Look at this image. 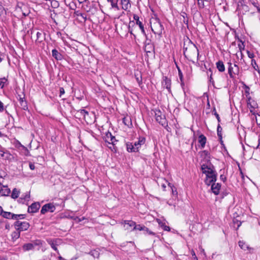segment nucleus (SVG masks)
<instances>
[{
    "instance_id": "obj_1",
    "label": "nucleus",
    "mask_w": 260,
    "mask_h": 260,
    "mask_svg": "<svg viewBox=\"0 0 260 260\" xmlns=\"http://www.w3.org/2000/svg\"><path fill=\"white\" fill-rule=\"evenodd\" d=\"M183 54L188 60L195 63L194 59H200L201 56L199 55V50L196 45L190 40L187 39L184 42Z\"/></svg>"
},
{
    "instance_id": "obj_2",
    "label": "nucleus",
    "mask_w": 260,
    "mask_h": 260,
    "mask_svg": "<svg viewBox=\"0 0 260 260\" xmlns=\"http://www.w3.org/2000/svg\"><path fill=\"white\" fill-rule=\"evenodd\" d=\"M201 170L202 173L206 175L205 183L207 185L209 186L216 181L217 174L211 163L202 165Z\"/></svg>"
},
{
    "instance_id": "obj_3",
    "label": "nucleus",
    "mask_w": 260,
    "mask_h": 260,
    "mask_svg": "<svg viewBox=\"0 0 260 260\" xmlns=\"http://www.w3.org/2000/svg\"><path fill=\"white\" fill-rule=\"evenodd\" d=\"M146 139L144 137H139V140L134 144L130 142L126 143V148L128 152H137L142 145L145 143Z\"/></svg>"
},
{
    "instance_id": "obj_4",
    "label": "nucleus",
    "mask_w": 260,
    "mask_h": 260,
    "mask_svg": "<svg viewBox=\"0 0 260 260\" xmlns=\"http://www.w3.org/2000/svg\"><path fill=\"white\" fill-rule=\"evenodd\" d=\"M152 31L155 34L161 35L164 29V27L159 19L154 20L152 24L151 25Z\"/></svg>"
},
{
    "instance_id": "obj_5",
    "label": "nucleus",
    "mask_w": 260,
    "mask_h": 260,
    "mask_svg": "<svg viewBox=\"0 0 260 260\" xmlns=\"http://www.w3.org/2000/svg\"><path fill=\"white\" fill-rule=\"evenodd\" d=\"M228 73L231 78L234 79L239 74V68L236 64L228 62Z\"/></svg>"
},
{
    "instance_id": "obj_6",
    "label": "nucleus",
    "mask_w": 260,
    "mask_h": 260,
    "mask_svg": "<svg viewBox=\"0 0 260 260\" xmlns=\"http://www.w3.org/2000/svg\"><path fill=\"white\" fill-rule=\"evenodd\" d=\"M14 226L16 230L18 231L20 233L21 232L27 230L30 226V224L26 221L17 220L14 222Z\"/></svg>"
},
{
    "instance_id": "obj_7",
    "label": "nucleus",
    "mask_w": 260,
    "mask_h": 260,
    "mask_svg": "<svg viewBox=\"0 0 260 260\" xmlns=\"http://www.w3.org/2000/svg\"><path fill=\"white\" fill-rule=\"evenodd\" d=\"M47 243L51 246V248L57 251L59 254V251L57 248V246L60 245L62 243L61 240L59 238L56 239H47L46 240Z\"/></svg>"
},
{
    "instance_id": "obj_8",
    "label": "nucleus",
    "mask_w": 260,
    "mask_h": 260,
    "mask_svg": "<svg viewBox=\"0 0 260 260\" xmlns=\"http://www.w3.org/2000/svg\"><path fill=\"white\" fill-rule=\"evenodd\" d=\"M156 120L161 125L164 126L167 124L165 116L162 114L161 112L158 110L155 112Z\"/></svg>"
},
{
    "instance_id": "obj_9",
    "label": "nucleus",
    "mask_w": 260,
    "mask_h": 260,
    "mask_svg": "<svg viewBox=\"0 0 260 260\" xmlns=\"http://www.w3.org/2000/svg\"><path fill=\"white\" fill-rule=\"evenodd\" d=\"M56 208L53 203H48L44 205L41 210V214H44L47 212H53Z\"/></svg>"
},
{
    "instance_id": "obj_10",
    "label": "nucleus",
    "mask_w": 260,
    "mask_h": 260,
    "mask_svg": "<svg viewBox=\"0 0 260 260\" xmlns=\"http://www.w3.org/2000/svg\"><path fill=\"white\" fill-rule=\"evenodd\" d=\"M145 51L146 53H151L154 52V45L151 43L150 40H147L146 41L145 48Z\"/></svg>"
},
{
    "instance_id": "obj_11",
    "label": "nucleus",
    "mask_w": 260,
    "mask_h": 260,
    "mask_svg": "<svg viewBox=\"0 0 260 260\" xmlns=\"http://www.w3.org/2000/svg\"><path fill=\"white\" fill-rule=\"evenodd\" d=\"M40 207V205L39 203H34L28 207L27 211L28 213H36L39 210Z\"/></svg>"
},
{
    "instance_id": "obj_12",
    "label": "nucleus",
    "mask_w": 260,
    "mask_h": 260,
    "mask_svg": "<svg viewBox=\"0 0 260 260\" xmlns=\"http://www.w3.org/2000/svg\"><path fill=\"white\" fill-rule=\"evenodd\" d=\"M136 222L132 220H124L122 222V224H124V226L125 227V229L127 230H131V228H135L136 225Z\"/></svg>"
},
{
    "instance_id": "obj_13",
    "label": "nucleus",
    "mask_w": 260,
    "mask_h": 260,
    "mask_svg": "<svg viewBox=\"0 0 260 260\" xmlns=\"http://www.w3.org/2000/svg\"><path fill=\"white\" fill-rule=\"evenodd\" d=\"M211 185L212 192L216 195L218 194L221 188L220 184L219 183H215V182H213Z\"/></svg>"
},
{
    "instance_id": "obj_14",
    "label": "nucleus",
    "mask_w": 260,
    "mask_h": 260,
    "mask_svg": "<svg viewBox=\"0 0 260 260\" xmlns=\"http://www.w3.org/2000/svg\"><path fill=\"white\" fill-rule=\"evenodd\" d=\"M134 19L136 21V24L139 25L140 28L141 30V31L143 35H146V33L144 30V26L142 24V22L140 21L139 20V17L136 15L134 14L133 16Z\"/></svg>"
},
{
    "instance_id": "obj_15",
    "label": "nucleus",
    "mask_w": 260,
    "mask_h": 260,
    "mask_svg": "<svg viewBox=\"0 0 260 260\" xmlns=\"http://www.w3.org/2000/svg\"><path fill=\"white\" fill-rule=\"evenodd\" d=\"M162 84L164 87H166L168 91L171 92V80L168 78L167 77H165L162 82Z\"/></svg>"
},
{
    "instance_id": "obj_16",
    "label": "nucleus",
    "mask_w": 260,
    "mask_h": 260,
    "mask_svg": "<svg viewBox=\"0 0 260 260\" xmlns=\"http://www.w3.org/2000/svg\"><path fill=\"white\" fill-rule=\"evenodd\" d=\"M36 42L38 43H41L45 40V34L43 31H37L36 32Z\"/></svg>"
},
{
    "instance_id": "obj_17",
    "label": "nucleus",
    "mask_w": 260,
    "mask_h": 260,
    "mask_svg": "<svg viewBox=\"0 0 260 260\" xmlns=\"http://www.w3.org/2000/svg\"><path fill=\"white\" fill-rule=\"evenodd\" d=\"M11 190L7 186L3 185L0 188V194L3 196H7L10 193Z\"/></svg>"
},
{
    "instance_id": "obj_18",
    "label": "nucleus",
    "mask_w": 260,
    "mask_h": 260,
    "mask_svg": "<svg viewBox=\"0 0 260 260\" xmlns=\"http://www.w3.org/2000/svg\"><path fill=\"white\" fill-rule=\"evenodd\" d=\"M18 100L21 109L24 110H26L28 109V106L27 105V102L24 99V96H20Z\"/></svg>"
},
{
    "instance_id": "obj_19",
    "label": "nucleus",
    "mask_w": 260,
    "mask_h": 260,
    "mask_svg": "<svg viewBox=\"0 0 260 260\" xmlns=\"http://www.w3.org/2000/svg\"><path fill=\"white\" fill-rule=\"evenodd\" d=\"M52 56L57 60H60L62 59V54L59 53L56 49H53L52 51Z\"/></svg>"
},
{
    "instance_id": "obj_20",
    "label": "nucleus",
    "mask_w": 260,
    "mask_h": 260,
    "mask_svg": "<svg viewBox=\"0 0 260 260\" xmlns=\"http://www.w3.org/2000/svg\"><path fill=\"white\" fill-rule=\"evenodd\" d=\"M206 141V137L204 135L201 134L199 136V143L201 145V148H204L205 147Z\"/></svg>"
},
{
    "instance_id": "obj_21",
    "label": "nucleus",
    "mask_w": 260,
    "mask_h": 260,
    "mask_svg": "<svg viewBox=\"0 0 260 260\" xmlns=\"http://www.w3.org/2000/svg\"><path fill=\"white\" fill-rule=\"evenodd\" d=\"M121 4L122 9L125 11L127 10L131 6L129 0H121Z\"/></svg>"
},
{
    "instance_id": "obj_22",
    "label": "nucleus",
    "mask_w": 260,
    "mask_h": 260,
    "mask_svg": "<svg viewBox=\"0 0 260 260\" xmlns=\"http://www.w3.org/2000/svg\"><path fill=\"white\" fill-rule=\"evenodd\" d=\"M119 0H107V2L110 3L111 9H115L116 10H119V7L118 6V2Z\"/></svg>"
},
{
    "instance_id": "obj_23",
    "label": "nucleus",
    "mask_w": 260,
    "mask_h": 260,
    "mask_svg": "<svg viewBox=\"0 0 260 260\" xmlns=\"http://www.w3.org/2000/svg\"><path fill=\"white\" fill-rule=\"evenodd\" d=\"M18 143L19 145V147L20 148L21 152L25 156L30 155L29 151L28 149L24 146L22 145L19 142H18Z\"/></svg>"
},
{
    "instance_id": "obj_24",
    "label": "nucleus",
    "mask_w": 260,
    "mask_h": 260,
    "mask_svg": "<svg viewBox=\"0 0 260 260\" xmlns=\"http://www.w3.org/2000/svg\"><path fill=\"white\" fill-rule=\"evenodd\" d=\"M216 68L219 72H223L224 71L225 67L223 61L219 60L216 62Z\"/></svg>"
},
{
    "instance_id": "obj_25",
    "label": "nucleus",
    "mask_w": 260,
    "mask_h": 260,
    "mask_svg": "<svg viewBox=\"0 0 260 260\" xmlns=\"http://www.w3.org/2000/svg\"><path fill=\"white\" fill-rule=\"evenodd\" d=\"M34 248V244L32 243L24 244L22 246L23 250L24 251L30 250Z\"/></svg>"
},
{
    "instance_id": "obj_26",
    "label": "nucleus",
    "mask_w": 260,
    "mask_h": 260,
    "mask_svg": "<svg viewBox=\"0 0 260 260\" xmlns=\"http://www.w3.org/2000/svg\"><path fill=\"white\" fill-rule=\"evenodd\" d=\"M248 11L249 8L245 5H241V7L239 8V11L240 13L243 15L245 14V13Z\"/></svg>"
},
{
    "instance_id": "obj_27",
    "label": "nucleus",
    "mask_w": 260,
    "mask_h": 260,
    "mask_svg": "<svg viewBox=\"0 0 260 260\" xmlns=\"http://www.w3.org/2000/svg\"><path fill=\"white\" fill-rule=\"evenodd\" d=\"M20 236V233L16 230V231L13 232L11 234L12 240L13 242L15 241L17 239H18Z\"/></svg>"
},
{
    "instance_id": "obj_28",
    "label": "nucleus",
    "mask_w": 260,
    "mask_h": 260,
    "mask_svg": "<svg viewBox=\"0 0 260 260\" xmlns=\"http://www.w3.org/2000/svg\"><path fill=\"white\" fill-rule=\"evenodd\" d=\"M238 244L240 247L244 250H248L250 248L249 246L243 241H239Z\"/></svg>"
},
{
    "instance_id": "obj_29",
    "label": "nucleus",
    "mask_w": 260,
    "mask_h": 260,
    "mask_svg": "<svg viewBox=\"0 0 260 260\" xmlns=\"http://www.w3.org/2000/svg\"><path fill=\"white\" fill-rule=\"evenodd\" d=\"M10 154L7 152H5L3 149H0V157L7 159H9Z\"/></svg>"
},
{
    "instance_id": "obj_30",
    "label": "nucleus",
    "mask_w": 260,
    "mask_h": 260,
    "mask_svg": "<svg viewBox=\"0 0 260 260\" xmlns=\"http://www.w3.org/2000/svg\"><path fill=\"white\" fill-rule=\"evenodd\" d=\"M14 214L10 212L5 211L3 214V217L7 219H14Z\"/></svg>"
},
{
    "instance_id": "obj_31",
    "label": "nucleus",
    "mask_w": 260,
    "mask_h": 260,
    "mask_svg": "<svg viewBox=\"0 0 260 260\" xmlns=\"http://www.w3.org/2000/svg\"><path fill=\"white\" fill-rule=\"evenodd\" d=\"M20 191L16 188H14L11 194L12 198L15 199L19 197Z\"/></svg>"
},
{
    "instance_id": "obj_32",
    "label": "nucleus",
    "mask_w": 260,
    "mask_h": 260,
    "mask_svg": "<svg viewBox=\"0 0 260 260\" xmlns=\"http://www.w3.org/2000/svg\"><path fill=\"white\" fill-rule=\"evenodd\" d=\"M75 14L77 16L81 17L83 19L84 22H85L87 20V17H86V15L85 14L80 13L79 11H76L75 12Z\"/></svg>"
},
{
    "instance_id": "obj_33",
    "label": "nucleus",
    "mask_w": 260,
    "mask_h": 260,
    "mask_svg": "<svg viewBox=\"0 0 260 260\" xmlns=\"http://www.w3.org/2000/svg\"><path fill=\"white\" fill-rule=\"evenodd\" d=\"M251 66H252L253 68L256 71H257L258 73H259V69H258V65L257 64L256 62V61L252 59L251 60Z\"/></svg>"
},
{
    "instance_id": "obj_34",
    "label": "nucleus",
    "mask_w": 260,
    "mask_h": 260,
    "mask_svg": "<svg viewBox=\"0 0 260 260\" xmlns=\"http://www.w3.org/2000/svg\"><path fill=\"white\" fill-rule=\"evenodd\" d=\"M221 132H222V128L220 126V124H218V125L217 126V136H218V137L219 139H222V133H221Z\"/></svg>"
},
{
    "instance_id": "obj_35",
    "label": "nucleus",
    "mask_w": 260,
    "mask_h": 260,
    "mask_svg": "<svg viewBox=\"0 0 260 260\" xmlns=\"http://www.w3.org/2000/svg\"><path fill=\"white\" fill-rule=\"evenodd\" d=\"M144 227H145L144 225L142 226L140 224H136L135 228L132 229L131 231H134V230L143 231Z\"/></svg>"
},
{
    "instance_id": "obj_36",
    "label": "nucleus",
    "mask_w": 260,
    "mask_h": 260,
    "mask_svg": "<svg viewBox=\"0 0 260 260\" xmlns=\"http://www.w3.org/2000/svg\"><path fill=\"white\" fill-rule=\"evenodd\" d=\"M25 218V214H15L14 216V219L19 220V219H24Z\"/></svg>"
},
{
    "instance_id": "obj_37",
    "label": "nucleus",
    "mask_w": 260,
    "mask_h": 260,
    "mask_svg": "<svg viewBox=\"0 0 260 260\" xmlns=\"http://www.w3.org/2000/svg\"><path fill=\"white\" fill-rule=\"evenodd\" d=\"M143 231H144V233L145 234H148V235H153V236H154L155 235V233L150 231L147 227L145 226L144 227V229L143 230Z\"/></svg>"
},
{
    "instance_id": "obj_38",
    "label": "nucleus",
    "mask_w": 260,
    "mask_h": 260,
    "mask_svg": "<svg viewBox=\"0 0 260 260\" xmlns=\"http://www.w3.org/2000/svg\"><path fill=\"white\" fill-rule=\"evenodd\" d=\"M107 138L108 139L110 138L111 143L113 144L116 140L114 136H112L111 133H109L106 135Z\"/></svg>"
},
{
    "instance_id": "obj_39",
    "label": "nucleus",
    "mask_w": 260,
    "mask_h": 260,
    "mask_svg": "<svg viewBox=\"0 0 260 260\" xmlns=\"http://www.w3.org/2000/svg\"><path fill=\"white\" fill-rule=\"evenodd\" d=\"M32 244H34V247L35 246H39L42 245L43 244V241L41 240H36L32 241Z\"/></svg>"
},
{
    "instance_id": "obj_40",
    "label": "nucleus",
    "mask_w": 260,
    "mask_h": 260,
    "mask_svg": "<svg viewBox=\"0 0 260 260\" xmlns=\"http://www.w3.org/2000/svg\"><path fill=\"white\" fill-rule=\"evenodd\" d=\"M78 112H79L81 114V115L83 116L84 118L85 119L86 118V116L89 115L88 112L87 111H86V110H85L84 109H81V110H79Z\"/></svg>"
},
{
    "instance_id": "obj_41",
    "label": "nucleus",
    "mask_w": 260,
    "mask_h": 260,
    "mask_svg": "<svg viewBox=\"0 0 260 260\" xmlns=\"http://www.w3.org/2000/svg\"><path fill=\"white\" fill-rule=\"evenodd\" d=\"M30 196L28 194H26L24 197H21L19 199V201L20 202L23 203V200H28Z\"/></svg>"
},
{
    "instance_id": "obj_42",
    "label": "nucleus",
    "mask_w": 260,
    "mask_h": 260,
    "mask_svg": "<svg viewBox=\"0 0 260 260\" xmlns=\"http://www.w3.org/2000/svg\"><path fill=\"white\" fill-rule=\"evenodd\" d=\"M238 47L240 50V52H242V50H244L245 49V45L244 44V43L241 41V43L238 44Z\"/></svg>"
},
{
    "instance_id": "obj_43",
    "label": "nucleus",
    "mask_w": 260,
    "mask_h": 260,
    "mask_svg": "<svg viewBox=\"0 0 260 260\" xmlns=\"http://www.w3.org/2000/svg\"><path fill=\"white\" fill-rule=\"evenodd\" d=\"M209 153L207 150H203L201 152V156L205 157H209Z\"/></svg>"
},
{
    "instance_id": "obj_44",
    "label": "nucleus",
    "mask_w": 260,
    "mask_h": 260,
    "mask_svg": "<svg viewBox=\"0 0 260 260\" xmlns=\"http://www.w3.org/2000/svg\"><path fill=\"white\" fill-rule=\"evenodd\" d=\"M198 1V4L199 5V7L200 8H204V0H197Z\"/></svg>"
},
{
    "instance_id": "obj_45",
    "label": "nucleus",
    "mask_w": 260,
    "mask_h": 260,
    "mask_svg": "<svg viewBox=\"0 0 260 260\" xmlns=\"http://www.w3.org/2000/svg\"><path fill=\"white\" fill-rule=\"evenodd\" d=\"M4 81H6V79L2 78L0 80V88H3L5 85V82Z\"/></svg>"
},
{
    "instance_id": "obj_46",
    "label": "nucleus",
    "mask_w": 260,
    "mask_h": 260,
    "mask_svg": "<svg viewBox=\"0 0 260 260\" xmlns=\"http://www.w3.org/2000/svg\"><path fill=\"white\" fill-rule=\"evenodd\" d=\"M161 226L162 228V229L165 231H170V227L167 226V225H165L164 223H162V224H161Z\"/></svg>"
},
{
    "instance_id": "obj_47",
    "label": "nucleus",
    "mask_w": 260,
    "mask_h": 260,
    "mask_svg": "<svg viewBox=\"0 0 260 260\" xmlns=\"http://www.w3.org/2000/svg\"><path fill=\"white\" fill-rule=\"evenodd\" d=\"M247 55H248V56L250 58H251L252 59L253 58V57H254V54L252 53V52H250L249 51L247 50Z\"/></svg>"
},
{
    "instance_id": "obj_48",
    "label": "nucleus",
    "mask_w": 260,
    "mask_h": 260,
    "mask_svg": "<svg viewBox=\"0 0 260 260\" xmlns=\"http://www.w3.org/2000/svg\"><path fill=\"white\" fill-rule=\"evenodd\" d=\"M166 183L168 184V185L172 188V193L173 194H174L175 193L176 194H177V190L176 189H175L174 190V189L173 188V186L172 185H171V183H168L167 181H166Z\"/></svg>"
},
{
    "instance_id": "obj_49",
    "label": "nucleus",
    "mask_w": 260,
    "mask_h": 260,
    "mask_svg": "<svg viewBox=\"0 0 260 260\" xmlns=\"http://www.w3.org/2000/svg\"><path fill=\"white\" fill-rule=\"evenodd\" d=\"M191 254L193 257V259L194 260H198L197 256L196 255L195 252L193 250H191Z\"/></svg>"
},
{
    "instance_id": "obj_50",
    "label": "nucleus",
    "mask_w": 260,
    "mask_h": 260,
    "mask_svg": "<svg viewBox=\"0 0 260 260\" xmlns=\"http://www.w3.org/2000/svg\"><path fill=\"white\" fill-rule=\"evenodd\" d=\"M65 91H64V89L63 87H60L59 88V93H60V95L59 96H61V95L62 94H63L64 93Z\"/></svg>"
},
{
    "instance_id": "obj_51",
    "label": "nucleus",
    "mask_w": 260,
    "mask_h": 260,
    "mask_svg": "<svg viewBox=\"0 0 260 260\" xmlns=\"http://www.w3.org/2000/svg\"><path fill=\"white\" fill-rule=\"evenodd\" d=\"M4 110V104L0 101V112H3Z\"/></svg>"
},
{
    "instance_id": "obj_52",
    "label": "nucleus",
    "mask_w": 260,
    "mask_h": 260,
    "mask_svg": "<svg viewBox=\"0 0 260 260\" xmlns=\"http://www.w3.org/2000/svg\"><path fill=\"white\" fill-rule=\"evenodd\" d=\"M29 168L31 170H35V165L30 162L29 164Z\"/></svg>"
},
{
    "instance_id": "obj_53",
    "label": "nucleus",
    "mask_w": 260,
    "mask_h": 260,
    "mask_svg": "<svg viewBox=\"0 0 260 260\" xmlns=\"http://www.w3.org/2000/svg\"><path fill=\"white\" fill-rule=\"evenodd\" d=\"M220 179L222 181H223V182H224V181L226 180V177H225L224 175H221L220 176Z\"/></svg>"
},
{
    "instance_id": "obj_54",
    "label": "nucleus",
    "mask_w": 260,
    "mask_h": 260,
    "mask_svg": "<svg viewBox=\"0 0 260 260\" xmlns=\"http://www.w3.org/2000/svg\"><path fill=\"white\" fill-rule=\"evenodd\" d=\"M214 115H215V116H216V117L218 122H220V119L219 115L216 112H215Z\"/></svg>"
},
{
    "instance_id": "obj_55",
    "label": "nucleus",
    "mask_w": 260,
    "mask_h": 260,
    "mask_svg": "<svg viewBox=\"0 0 260 260\" xmlns=\"http://www.w3.org/2000/svg\"><path fill=\"white\" fill-rule=\"evenodd\" d=\"M4 59V55L0 53V63Z\"/></svg>"
},
{
    "instance_id": "obj_56",
    "label": "nucleus",
    "mask_w": 260,
    "mask_h": 260,
    "mask_svg": "<svg viewBox=\"0 0 260 260\" xmlns=\"http://www.w3.org/2000/svg\"><path fill=\"white\" fill-rule=\"evenodd\" d=\"M85 219L84 217H82V218H80L78 217H76V218L75 219V220H77L78 222H80L81 221H82L83 220H84Z\"/></svg>"
},
{
    "instance_id": "obj_57",
    "label": "nucleus",
    "mask_w": 260,
    "mask_h": 260,
    "mask_svg": "<svg viewBox=\"0 0 260 260\" xmlns=\"http://www.w3.org/2000/svg\"><path fill=\"white\" fill-rule=\"evenodd\" d=\"M73 5H74V3H69L68 6H69L71 9L74 10V8H73Z\"/></svg>"
},
{
    "instance_id": "obj_58",
    "label": "nucleus",
    "mask_w": 260,
    "mask_h": 260,
    "mask_svg": "<svg viewBox=\"0 0 260 260\" xmlns=\"http://www.w3.org/2000/svg\"><path fill=\"white\" fill-rule=\"evenodd\" d=\"M5 211H3V208L0 206V215H2Z\"/></svg>"
},
{
    "instance_id": "obj_59",
    "label": "nucleus",
    "mask_w": 260,
    "mask_h": 260,
    "mask_svg": "<svg viewBox=\"0 0 260 260\" xmlns=\"http://www.w3.org/2000/svg\"><path fill=\"white\" fill-rule=\"evenodd\" d=\"M179 77H180V79L181 80H182V77H183V75H182V73L181 72L180 70H179Z\"/></svg>"
},
{
    "instance_id": "obj_60",
    "label": "nucleus",
    "mask_w": 260,
    "mask_h": 260,
    "mask_svg": "<svg viewBox=\"0 0 260 260\" xmlns=\"http://www.w3.org/2000/svg\"><path fill=\"white\" fill-rule=\"evenodd\" d=\"M253 5H254L255 7H256V9H257V12L260 13V7H258V6H257L256 5H255L254 4H253Z\"/></svg>"
},
{
    "instance_id": "obj_61",
    "label": "nucleus",
    "mask_w": 260,
    "mask_h": 260,
    "mask_svg": "<svg viewBox=\"0 0 260 260\" xmlns=\"http://www.w3.org/2000/svg\"><path fill=\"white\" fill-rule=\"evenodd\" d=\"M161 186L162 188L163 189V190H165L166 188V185L164 183H162Z\"/></svg>"
},
{
    "instance_id": "obj_62",
    "label": "nucleus",
    "mask_w": 260,
    "mask_h": 260,
    "mask_svg": "<svg viewBox=\"0 0 260 260\" xmlns=\"http://www.w3.org/2000/svg\"><path fill=\"white\" fill-rule=\"evenodd\" d=\"M137 81L138 82L139 84H140L142 83V79L141 78L140 79L139 78H137Z\"/></svg>"
},
{
    "instance_id": "obj_63",
    "label": "nucleus",
    "mask_w": 260,
    "mask_h": 260,
    "mask_svg": "<svg viewBox=\"0 0 260 260\" xmlns=\"http://www.w3.org/2000/svg\"><path fill=\"white\" fill-rule=\"evenodd\" d=\"M258 144L257 145V146L256 147V149H258V148H260V139H259L258 140Z\"/></svg>"
},
{
    "instance_id": "obj_64",
    "label": "nucleus",
    "mask_w": 260,
    "mask_h": 260,
    "mask_svg": "<svg viewBox=\"0 0 260 260\" xmlns=\"http://www.w3.org/2000/svg\"><path fill=\"white\" fill-rule=\"evenodd\" d=\"M58 258L59 260H66L64 258H63L61 256H58Z\"/></svg>"
}]
</instances>
